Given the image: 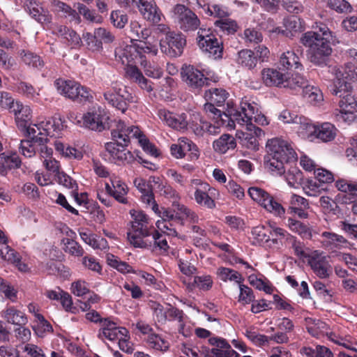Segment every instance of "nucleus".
<instances>
[{"label":"nucleus","instance_id":"7","mask_svg":"<svg viewBox=\"0 0 357 357\" xmlns=\"http://www.w3.org/2000/svg\"><path fill=\"white\" fill-rule=\"evenodd\" d=\"M158 52V43L140 42L131 45H121L115 50L116 60L123 65L139 63L140 57L145 54L155 56Z\"/></svg>","mask_w":357,"mask_h":357},{"label":"nucleus","instance_id":"30","mask_svg":"<svg viewBox=\"0 0 357 357\" xmlns=\"http://www.w3.org/2000/svg\"><path fill=\"white\" fill-rule=\"evenodd\" d=\"M297 89H303V97L313 105H320L324 101L323 93L320 89L317 86L309 84L305 77L304 83L297 86Z\"/></svg>","mask_w":357,"mask_h":357},{"label":"nucleus","instance_id":"32","mask_svg":"<svg viewBox=\"0 0 357 357\" xmlns=\"http://www.w3.org/2000/svg\"><path fill=\"white\" fill-rule=\"evenodd\" d=\"M66 237L63 238L61 243L63 245L65 252L77 257H82L84 250L77 241L73 238L76 236L75 233L68 227L66 228Z\"/></svg>","mask_w":357,"mask_h":357},{"label":"nucleus","instance_id":"60","mask_svg":"<svg viewBox=\"0 0 357 357\" xmlns=\"http://www.w3.org/2000/svg\"><path fill=\"white\" fill-rule=\"evenodd\" d=\"M284 178L290 187L297 188L301 183L303 174L296 167H292L285 174Z\"/></svg>","mask_w":357,"mask_h":357},{"label":"nucleus","instance_id":"2","mask_svg":"<svg viewBox=\"0 0 357 357\" xmlns=\"http://www.w3.org/2000/svg\"><path fill=\"white\" fill-rule=\"evenodd\" d=\"M314 31L305 33L301 38V43L308 47L307 55L310 61L317 66L327 64L332 53L330 45L333 33L328 27L321 22H316Z\"/></svg>","mask_w":357,"mask_h":357},{"label":"nucleus","instance_id":"42","mask_svg":"<svg viewBox=\"0 0 357 357\" xmlns=\"http://www.w3.org/2000/svg\"><path fill=\"white\" fill-rule=\"evenodd\" d=\"M216 275L219 280L225 282H234L238 284L244 281L243 277L238 271L224 266L217 268Z\"/></svg>","mask_w":357,"mask_h":357},{"label":"nucleus","instance_id":"44","mask_svg":"<svg viewBox=\"0 0 357 357\" xmlns=\"http://www.w3.org/2000/svg\"><path fill=\"white\" fill-rule=\"evenodd\" d=\"M236 146L234 138L228 134H224L213 142L214 150L219 153H225L230 149H234Z\"/></svg>","mask_w":357,"mask_h":357},{"label":"nucleus","instance_id":"16","mask_svg":"<svg viewBox=\"0 0 357 357\" xmlns=\"http://www.w3.org/2000/svg\"><path fill=\"white\" fill-rule=\"evenodd\" d=\"M141 133L137 126L128 125L121 119L115 121V126L111 132L113 141L123 145H128L130 139H137Z\"/></svg>","mask_w":357,"mask_h":357},{"label":"nucleus","instance_id":"52","mask_svg":"<svg viewBox=\"0 0 357 357\" xmlns=\"http://www.w3.org/2000/svg\"><path fill=\"white\" fill-rule=\"evenodd\" d=\"M193 118L195 120H190L188 126L196 135L203 136L206 133L208 122L202 120L198 113H194Z\"/></svg>","mask_w":357,"mask_h":357},{"label":"nucleus","instance_id":"54","mask_svg":"<svg viewBox=\"0 0 357 357\" xmlns=\"http://www.w3.org/2000/svg\"><path fill=\"white\" fill-rule=\"evenodd\" d=\"M147 344L149 347L162 351H167L169 347L168 341L155 333H151L148 336Z\"/></svg>","mask_w":357,"mask_h":357},{"label":"nucleus","instance_id":"55","mask_svg":"<svg viewBox=\"0 0 357 357\" xmlns=\"http://www.w3.org/2000/svg\"><path fill=\"white\" fill-rule=\"evenodd\" d=\"M140 66L144 68L145 74L151 77L158 79L162 75V70L160 68L148 62L146 54L140 57Z\"/></svg>","mask_w":357,"mask_h":357},{"label":"nucleus","instance_id":"48","mask_svg":"<svg viewBox=\"0 0 357 357\" xmlns=\"http://www.w3.org/2000/svg\"><path fill=\"white\" fill-rule=\"evenodd\" d=\"M184 314L180 310L171 305L166 307V321H177L178 323V331L184 336H187L188 333L184 329L183 323Z\"/></svg>","mask_w":357,"mask_h":357},{"label":"nucleus","instance_id":"61","mask_svg":"<svg viewBox=\"0 0 357 357\" xmlns=\"http://www.w3.org/2000/svg\"><path fill=\"white\" fill-rule=\"evenodd\" d=\"M30 138L31 139L21 140L20 146L21 153L27 158H31L36 154L37 148L35 144L36 142H39L36 139Z\"/></svg>","mask_w":357,"mask_h":357},{"label":"nucleus","instance_id":"4","mask_svg":"<svg viewBox=\"0 0 357 357\" xmlns=\"http://www.w3.org/2000/svg\"><path fill=\"white\" fill-rule=\"evenodd\" d=\"M132 218L130 228L127 234L131 245L137 248H146L151 245L149 237L153 230V222L142 211L132 209L130 211Z\"/></svg>","mask_w":357,"mask_h":357},{"label":"nucleus","instance_id":"57","mask_svg":"<svg viewBox=\"0 0 357 357\" xmlns=\"http://www.w3.org/2000/svg\"><path fill=\"white\" fill-rule=\"evenodd\" d=\"M326 190L325 185L319 183L316 180H310L303 186V190L307 196L317 197Z\"/></svg>","mask_w":357,"mask_h":357},{"label":"nucleus","instance_id":"9","mask_svg":"<svg viewBox=\"0 0 357 357\" xmlns=\"http://www.w3.org/2000/svg\"><path fill=\"white\" fill-rule=\"evenodd\" d=\"M64 121L61 117L46 119L28 128V136L39 141L40 144L46 142L47 137H59L64 129Z\"/></svg>","mask_w":357,"mask_h":357},{"label":"nucleus","instance_id":"22","mask_svg":"<svg viewBox=\"0 0 357 357\" xmlns=\"http://www.w3.org/2000/svg\"><path fill=\"white\" fill-rule=\"evenodd\" d=\"M127 333H128V331L126 328L118 326L115 322L109 319H105L102 321V326L98 331V337L103 342L107 340L114 342Z\"/></svg>","mask_w":357,"mask_h":357},{"label":"nucleus","instance_id":"50","mask_svg":"<svg viewBox=\"0 0 357 357\" xmlns=\"http://www.w3.org/2000/svg\"><path fill=\"white\" fill-rule=\"evenodd\" d=\"M237 63L249 69L255 68L257 63V58L251 50H242L238 53Z\"/></svg>","mask_w":357,"mask_h":357},{"label":"nucleus","instance_id":"18","mask_svg":"<svg viewBox=\"0 0 357 357\" xmlns=\"http://www.w3.org/2000/svg\"><path fill=\"white\" fill-rule=\"evenodd\" d=\"M174 13L180 28L183 31L195 30L200 24L197 16L183 5H176L174 7Z\"/></svg>","mask_w":357,"mask_h":357},{"label":"nucleus","instance_id":"3","mask_svg":"<svg viewBox=\"0 0 357 357\" xmlns=\"http://www.w3.org/2000/svg\"><path fill=\"white\" fill-rule=\"evenodd\" d=\"M267 160L266 167L271 172L282 174L285 163L296 161L297 154L291 144L281 138H273L266 142Z\"/></svg>","mask_w":357,"mask_h":357},{"label":"nucleus","instance_id":"40","mask_svg":"<svg viewBox=\"0 0 357 357\" xmlns=\"http://www.w3.org/2000/svg\"><path fill=\"white\" fill-rule=\"evenodd\" d=\"M130 27V33L132 34V40L139 41V43L148 41L152 43L151 38L148 40L151 34V30L149 29L142 26L137 21L131 22ZM157 43V41H153V43Z\"/></svg>","mask_w":357,"mask_h":357},{"label":"nucleus","instance_id":"49","mask_svg":"<svg viewBox=\"0 0 357 357\" xmlns=\"http://www.w3.org/2000/svg\"><path fill=\"white\" fill-rule=\"evenodd\" d=\"M244 335L256 347H263L270 342L268 336L259 333L252 327L246 328Z\"/></svg>","mask_w":357,"mask_h":357},{"label":"nucleus","instance_id":"47","mask_svg":"<svg viewBox=\"0 0 357 357\" xmlns=\"http://www.w3.org/2000/svg\"><path fill=\"white\" fill-rule=\"evenodd\" d=\"M252 244L264 245L271 246V239L266 231L264 225H258L252 228L251 231Z\"/></svg>","mask_w":357,"mask_h":357},{"label":"nucleus","instance_id":"36","mask_svg":"<svg viewBox=\"0 0 357 357\" xmlns=\"http://www.w3.org/2000/svg\"><path fill=\"white\" fill-rule=\"evenodd\" d=\"M285 225L294 233L297 234L303 239L312 238V229L308 225L297 220L293 218H289Z\"/></svg>","mask_w":357,"mask_h":357},{"label":"nucleus","instance_id":"25","mask_svg":"<svg viewBox=\"0 0 357 357\" xmlns=\"http://www.w3.org/2000/svg\"><path fill=\"white\" fill-rule=\"evenodd\" d=\"M320 238L321 247L331 252L349 246V242L344 236L332 231H323Z\"/></svg>","mask_w":357,"mask_h":357},{"label":"nucleus","instance_id":"33","mask_svg":"<svg viewBox=\"0 0 357 357\" xmlns=\"http://www.w3.org/2000/svg\"><path fill=\"white\" fill-rule=\"evenodd\" d=\"M144 19L158 23L161 20V13L159 11L153 0H145L137 8Z\"/></svg>","mask_w":357,"mask_h":357},{"label":"nucleus","instance_id":"64","mask_svg":"<svg viewBox=\"0 0 357 357\" xmlns=\"http://www.w3.org/2000/svg\"><path fill=\"white\" fill-rule=\"evenodd\" d=\"M215 25L222 31H226L227 33H234L238 29L236 22L228 17L216 20Z\"/></svg>","mask_w":357,"mask_h":357},{"label":"nucleus","instance_id":"62","mask_svg":"<svg viewBox=\"0 0 357 357\" xmlns=\"http://www.w3.org/2000/svg\"><path fill=\"white\" fill-rule=\"evenodd\" d=\"M238 302L243 305L250 304L255 301V295L251 288L243 284H238Z\"/></svg>","mask_w":357,"mask_h":357},{"label":"nucleus","instance_id":"8","mask_svg":"<svg viewBox=\"0 0 357 357\" xmlns=\"http://www.w3.org/2000/svg\"><path fill=\"white\" fill-rule=\"evenodd\" d=\"M280 68H265L261 72L262 80L267 86H276L297 89L304 83V77L298 73H282Z\"/></svg>","mask_w":357,"mask_h":357},{"label":"nucleus","instance_id":"12","mask_svg":"<svg viewBox=\"0 0 357 357\" xmlns=\"http://www.w3.org/2000/svg\"><path fill=\"white\" fill-rule=\"evenodd\" d=\"M248 192L253 201L275 217L282 218L284 215L285 208L265 190L259 187L252 186L249 188Z\"/></svg>","mask_w":357,"mask_h":357},{"label":"nucleus","instance_id":"24","mask_svg":"<svg viewBox=\"0 0 357 357\" xmlns=\"http://www.w3.org/2000/svg\"><path fill=\"white\" fill-rule=\"evenodd\" d=\"M110 183L105 182V190L111 197L119 203L126 204L128 203L126 197L128 188L125 183L119 179L114 174L109 177Z\"/></svg>","mask_w":357,"mask_h":357},{"label":"nucleus","instance_id":"34","mask_svg":"<svg viewBox=\"0 0 357 357\" xmlns=\"http://www.w3.org/2000/svg\"><path fill=\"white\" fill-rule=\"evenodd\" d=\"M136 64L130 63L126 65L125 71L126 77L137 82L142 89L148 92L151 91L153 88L151 82L144 77L139 69L136 66Z\"/></svg>","mask_w":357,"mask_h":357},{"label":"nucleus","instance_id":"63","mask_svg":"<svg viewBox=\"0 0 357 357\" xmlns=\"http://www.w3.org/2000/svg\"><path fill=\"white\" fill-rule=\"evenodd\" d=\"M72 293L78 297H82L90 292V285L84 280H77L71 284Z\"/></svg>","mask_w":357,"mask_h":357},{"label":"nucleus","instance_id":"56","mask_svg":"<svg viewBox=\"0 0 357 357\" xmlns=\"http://www.w3.org/2000/svg\"><path fill=\"white\" fill-rule=\"evenodd\" d=\"M149 238V241L151 242V245L149 248H146V249H151L153 250L155 248H158L160 250L164 251L167 250L169 246L167 244V239L159 231H153L152 234Z\"/></svg>","mask_w":357,"mask_h":357},{"label":"nucleus","instance_id":"46","mask_svg":"<svg viewBox=\"0 0 357 357\" xmlns=\"http://www.w3.org/2000/svg\"><path fill=\"white\" fill-rule=\"evenodd\" d=\"M284 26L285 27V30H283L280 27H276L269 30V31L278 33H281L287 37H291L294 35V32H298L301 28L299 20L295 17H290L284 19Z\"/></svg>","mask_w":357,"mask_h":357},{"label":"nucleus","instance_id":"17","mask_svg":"<svg viewBox=\"0 0 357 357\" xmlns=\"http://www.w3.org/2000/svg\"><path fill=\"white\" fill-rule=\"evenodd\" d=\"M160 119L167 126L178 131L185 130L189 124L186 113H175L165 109L158 111Z\"/></svg>","mask_w":357,"mask_h":357},{"label":"nucleus","instance_id":"51","mask_svg":"<svg viewBox=\"0 0 357 357\" xmlns=\"http://www.w3.org/2000/svg\"><path fill=\"white\" fill-rule=\"evenodd\" d=\"M228 93L223 89H211L205 93L207 101H211L216 106H221L225 102Z\"/></svg>","mask_w":357,"mask_h":357},{"label":"nucleus","instance_id":"58","mask_svg":"<svg viewBox=\"0 0 357 357\" xmlns=\"http://www.w3.org/2000/svg\"><path fill=\"white\" fill-rule=\"evenodd\" d=\"M37 324L33 327V331L38 337H44L47 333L52 331V326L42 314L37 315Z\"/></svg>","mask_w":357,"mask_h":357},{"label":"nucleus","instance_id":"13","mask_svg":"<svg viewBox=\"0 0 357 357\" xmlns=\"http://www.w3.org/2000/svg\"><path fill=\"white\" fill-rule=\"evenodd\" d=\"M197 43L199 48L208 57L214 59L222 56L223 47L220 40L213 35L210 29H200L197 33Z\"/></svg>","mask_w":357,"mask_h":357},{"label":"nucleus","instance_id":"39","mask_svg":"<svg viewBox=\"0 0 357 357\" xmlns=\"http://www.w3.org/2000/svg\"><path fill=\"white\" fill-rule=\"evenodd\" d=\"M1 317L8 323L15 325L24 326L28 322L25 314L15 309L14 307H9L5 310H3L1 312Z\"/></svg>","mask_w":357,"mask_h":357},{"label":"nucleus","instance_id":"6","mask_svg":"<svg viewBox=\"0 0 357 357\" xmlns=\"http://www.w3.org/2000/svg\"><path fill=\"white\" fill-rule=\"evenodd\" d=\"M305 325L307 332L313 337L320 338L326 335L329 340L347 349L357 351L356 349V341L350 335H344L339 330L333 329L328 331V325L319 320L313 318H306Z\"/></svg>","mask_w":357,"mask_h":357},{"label":"nucleus","instance_id":"38","mask_svg":"<svg viewBox=\"0 0 357 357\" xmlns=\"http://www.w3.org/2000/svg\"><path fill=\"white\" fill-rule=\"evenodd\" d=\"M26 6L29 14L39 23L43 24L50 22V15L47 10H45L35 0H28Z\"/></svg>","mask_w":357,"mask_h":357},{"label":"nucleus","instance_id":"28","mask_svg":"<svg viewBox=\"0 0 357 357\" xmlns=\"http://www.w3.org/2000/svg\"><path fill=\"white\" fill-rule=\"evenodd\" d=\"M53 33L64 39L71 48H77L82 45V38L74 30L63 25H56Z\"/></svg>","mask_w":357,"mask_h":357},{"label":"nucleus","instance_id":"11","mask_svg":"<svg viewBox=\"0 0 357 357\" xmlns=\"http://www.w3.org/2000/svg\"><path fill=\"white\" fill-rule=\"evenodd\" d=\"M190 188L194 190V200L199 206L207 209L215 208V200L220 197L218 190L199 178L192 179Z\"/></svg>","mask_w":357,"mask_h":357},{"label":"nucleus","instance_id":"15","mask_svg":"<svg viewBox=\"0 0 357 357\" xmlns=\"http://www.w3.org/2000/svg\"><path fill=\"white\" fill-rule=\"evenodd\" d=\"M184 36L176 32L168 33L164 38L160 40L161 52L170 57H177L181 55L185 45Z\"/></svg>","mask_w":357,"mask_h":357},{"label":"nucleus","instance_id":"1","mask_svg":"<svg viewBox=\"0 0 357 357\" xmlns=\"http://www.w3.org/2000/svg\"><path fill=\"white\" fill-rule=\"evenodd\" d=\"M229 119L233 125L228 126L235 128L236 124L245 127L246 131L237 130L236 136L240 143L248 149L256 151L259 148L258 137L264 135V131L256 127L253 121L259 126H267L269 122L266 117L259 110L258 105L254 102L243 100L239 110L231 111Z\"/></svg>","mask_w":357,"mask_h":357},{"label":"nucleus","instance_id":"31","mask_svg":"<svg viewBox=\"0 0 357 357\" xmlns=\"http://www.w3.org/2000/svg\"><path fill=\"white\" fill-rule=\"evenodd\" d=\"M21 162V160L16 153H0V174L6 176L10 171L19 168Z\"/></svg>","mask_w":357,"mask_h":357},{"label":"nucleus","instance_id":"21","mask_svg":"<svg viewBox=\"0 0 357 357\" xmlns=\"http://www.w3.org/2000/svg\"><path fill=\"white\" fill-rule=\"evenodd\" d=\"M183 81L192 90H200L206 84L207 79L203 73L195 66L188 65L181 69Z\"/></svg>","mask_w":357,"mask_h":357},{"label":"nucleus","instance_id":"37","mask_svg":"<svg viewBox=\"0 0 357 357\" xmlns=\"http://www.w3.org/2000/svg\"><path fill=\"white\" fill-rule=\"evenodd\" d=\"M79 83L73 80L58 79L54 82L57 91L61 95L75 100Z\"/></svg>","mask_w":357,"mask_h":357},{"label":"nucleus","instance_id":"14","mask_svg":"<svg viewBox=\"0 0 357 357\" xmlns=\"http://www.w3.org/2000/svg\"><path fill=\"white\" fill-rule=\"evenodd\" d=\"M304 130V131H302V138L312 140L315 137L324 142L333 140L337 132L335 126L331 123L325 122L320 125H314L309 119L308 122L305 123Z\"/></svg>","mask_w":357,"mask_h":357},{"label":"nucleus","instance_id":"41","mask_svg":"<svg viewBox=\"0 0 357 357\" xmlns=\"http://www.w3.org/2000/svg\"><path fill=\"white\" fill-rule=\"evenodd\" d=\"M336 202L347 204L350 201L347 195L340 193L336 195L335 201L328 196H321L319 199L320 206L328 213L333 212L335 213L337 208Z\"/></svg>","mask_w":357,"mask_h":357},{"label":"nucleus","instance_id":"43","mask_svg":"<svg viewBox=\"0 0 357 357\" xmlns=\"http://www.w3.org/2000/svg\"><path fill=\"white\" fill-rule=\"evenodd\" d=\"M82 240L93 249L104 250L108 248V243L105 238L98 236L88 231L79 232Z\"/></svg>","mask_w":357,"mask_h":357},{"label":"nucleus","instance_id":"19","mask_svg":"<svg viewBox=\"0 0 357 357\" xmlns=\"http://www.w3.org/2000/svg\"><path fill=\"white\" fill-rule=\"evenodd\" d=\"M308 264L313 272L320 278H328L332 273V267L323 252L315 250L309 257Z\"/></svg>","mask_w":357,"mask_h":357},{"label":"nucleus","instance_id":"45","mask_svg":"<svg viewBox=\"0 0 357 357\" xmlns=\"http://www.w3.org/2000/svg\"><path fill=\"white\" fill-rule=\"evenodd\" d=\"M200 7L203 9L204 12L208 16L219 18V20L228 17L229 13L228 9L220 4L204 3L202 5L198 3Z\"/></svg>","mask_w":357,"mask_h":357},{"label":"nucleus","instance_id":"29","mask_svg":"<svg viewBox=\"0 0 357 357\" xmlns=\"http://www.w3.org/2000/svg\"><path fill=\"white\" fill-rule=\"evenodd\" d=\"M278 67H280V70H287L289 73L293 70L303 68L300 58L291 50H286L280 54Z\"/></svg>","mask_w":357,"mask_h":357},{"label":"nucleus","instance_id":"20","mask_svg":"<svg viewBox=\"0 0 357 357\" xmlns=\"http://www.w3.org/2000/svg\"><path fill=\"white\" fill-rule=\"evenodd\" d=\"M127 146L114 141L107 143L105 149L114 163L126 165L132 163L135 160L133 154L125 148Z\"/></svg>","mask_w":357,"mask_h":357},{"label":"nucleus","instance_id":"53","mask_svg":"<svg viewBox=\"0 0 357 357\" xmlns=\"http://www.w3.org/2000/svg\"><path fill=\"white\" fill-rule=\"evenodd\" d=\"M20 56L24 64L32 68H39L43 66L44 62L40 57L32 52L22 50Z\"/></svg>","mask_w":357,"mask_h":357},{"label":"nucleus","instance_id":"26","mask_svg":"<svg viewBox=\"0 0 357 357\" xmlns=\"http://www.w3.org/2000/svg\"><path fill=\"white\" fill-rule=\"evenodd\" d=\"M349 91H342L340 96L341 100L339 102L340 107L341 108L340 118L344 121L349 123L353 121L356 117L354 112H357V98L351 93L344 95V93Z\"/></svg>","mask_w":357,"mask_h":357},{"label":"nucleus","instance_id":"10","mask_svg":"<svg viewBox=\"0 0 357 357\" xmlns=\"http://www.w3.org/2000/svg\"><path fill=\"white\" fill-rule=\"evenodd\" d=\"M109 119L107 112L100 107H93L82 116L70 115V121L74 124L98 132L108 127Z\"/></svg>","mask_w":357,"mask_h":357},{"label":"nucleus","instance_id":"23","mask_svg":"<svg viewBox=\"0 0 357 357\" xmlns=\"http://www.w3.org/2000/svg\"><path fill=\"white\" fill-rule=\"evenodd\" d=\"M123 92L119 84L113 83L112 88L104 93V98L108 105L124 113L128 109V98Z\"/></svg>","mask_w":357,"mask_h":357},{"label":"nucleus","instance_id":"35","mask_svg":"<svg viewBox=\"0 0 357 357\" xmlns=\"http://www.w3.org/2000/svg\"><path fill=\"white\" fill-rule=\"evenodd\" d=\"M279 119L284 123H293L295 124L294 127L296 129L298 134L302 137L303 132L305 125L304 123L308 122V119L302 116H298L297 114L291 112L289 110L282 111L279 115Z\"/></svg>","mask_w":357,"mask_h":357},{"label":"nucleus","instance_id":"5","mask_svg":"<svg viewBox=\"0 0 357 357\" xmlns=\"http://www.w3.org/2000/svg\"><path fill=\"white\" fill-rule=\"evenodd\" d=\"M348 58L351 60L345 63L344 67L330 66L328 71L333 75V84L331 91L333 95H338L342 91H349L351 85L348 80L357 81V68L353 61L357 64V50L350 49L347 52ZM341 96L342 94H340Z\"/></svg>","mask_w":357,"mask_h":357},{"label":"nucleus","instance_id":"27","mask_svg":"<svg viewBox=\"0 0 357 357\" xmlns=\"http://www.w3.org/2000/svg\"><path fill=\"white\" fill-rule=\"evenodd\" d=\"M10 112L15 115V121L18 128L26 130L28 133V128L32 126V124L30 123L32 117L30 107L24 105L19 101H16L15 105H14V107Z\"/></svg>","mask_w":357,"mask_h":357},{"label":"nucleus","instance_id":"59","mask_svg":"<svg viewBox=\"0 0 357 357\" xmlns=\"http://www.w3.org/2000/svg\"><path fill=\"white\" fill-rule=\"evenodd\" d=\"M108 264L116 268L118 271L122 273H132V268L125 261H121L118 257L113 255H108L107 257Z\"/></svg>","mask_w":357,"mask_h":357}]
</instances>
